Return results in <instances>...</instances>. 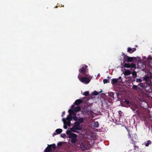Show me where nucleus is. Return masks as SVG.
Returning <instances> with one entry per match:
<instances>
[{
    "label": "nucleus",
    "mask_w": 152,
    "mask_h": 152,
    "mask_svg": "<svg viewBox=\"0 0 152 152\" xmlns=\"http://www.w3.org/2000/svg\"><path fill=\"white\" fill-rule=\"evenodd\" d=\"M74 124H75L74 125L77 126H80V123L78 121H75L74 123Z\"/></svg>",
    "instance_id": "29"
},
{
    "label": "nucleus",
    "mask_w": 152,
    "mask_h": 152,
    "mask_svg": "<svg viewBox=\"0 0 152 152\" xmlns=\"http://www.w3.org/2000/svg\"><path fill=\"white\" fill-rule=\"evenodd\" d=\"M91 110H86V111H85V113L87 114L88 115H89L90 114H91Z\"/></svg>",
    "instance_id": "30"
},
{
    "label": "nucleus",
    "mask_w": 152,
    "mask_h": 152,
    "mask_svg": "<svg viewBox=\"0 0 152 152\" xmlns=\"http://www.w3.org/2000/svg\"><path fill=\"white\" fill-rule=\"evenodd\" d=\"M132 141L131 142V143L133 144L134 147L135 146H136L135 145V143H137V142L134 140H133L132 138Z\"/></svg>",
    "instance_id": "25"
},
{
    "label": "nucleus",
    "mask_w": 152,
    "mask_h": 152,
    "mask_svg": "<svg viewBox=\"0 0 152 152\" xmlns=\"http://www.w3.org/2000/svg\"><path fill=\"white\" fill-rule=\"evenodd\" d=\"M132 88L134 90H137L139 89V87L135 85H133L132 87Z\"/></svg>",
    "instance_id": "26"
},
{
    "label": "nucleus",
    "mask_w": 152,
    "mask_h": 152,
    "mask_svg": "<svg viewBox=\"0 0 152 152\" xmlns=\"http://www.w3.org/2000/svg\"><path fill=\"white\" fill-rule=\"evenodd\" d=\"M109 95L111 97H113L114 95V93L113 92H110Z\"/></svg>",
    "instance_id": "39"
},
{
    "label": "nucleus",
    "mask_w": 152,
    "mask_h": 152,
    "mask_svg": "<svg viewBox=\"0 0 152 152\" xmlns=\"http://www.w3.org/2000/svg\"><path fill=\"white\" fill-rule=\"evenodd\" d=\"M71 130L70 131L67 130L66 132V134L67 135H68V137L69 138L71 137L70 136H71V135H72V134H75L74 133H72L71 132Z\"/></svg>",
    "instance_id": "20"
},
{
    "label": "nucleus",
    "mask_w": 152,
    "mask_h": 152,
    "mask_svg": "<svg viewBox=\"0 0 152 152\" xmlns=\"http://www.w3.org/2000/svg\"><path fill=\"white\" fill-rule=\"evenodd\" d=\"M144 79L146 82V84L144 88L145 91L148 93H152V88L150 86L152 83V76L145 75Z\"/></svg>",
    "instance_id": "1"
},
{
    "label": "nucleus",
    "mask_w": 152,
    "mask_h": 152,
    "mask_svg": "<svg viewBox=\"0 0 152 152\" xmlns=\"http://www.w3.org/2000/svg\"><path fill=\"white\" fill-rule=\"evenodd\" d=\"M146 84V82H145V83H140L139 84L138 86L139 87V89H140L141 88H144L145 85Z\"/></svg>",
    "instance_id": "13"
},
{
    "label": "nucleus",
    "mask_w": 152,
    "mask_h": 152,
    "mask_svg": "<svg viewBox=\"0 0 152 152\" xmlns=\"http://www.w3.org/2000/svg\"><path fill=\"white\" fill-rule=\"evenodd\" d=\"M136 50V49L135 48H132L130 47H129L127 48V52L130 53H132Z\"/></svg>",
    "instance_id": "10"
},
{
    "label": "nucleus",
    "mask_w": 152,
    "mask_h": 152,
    "mask_svg": "<svg viewBox=\"0 0 152 152\" xmlns=\"http://www.w3.org/2000/svg\"><path fill=\"white\" fill-rule=\"evenodd\" d=\"M79 122L80 123H80H83V119L82 118H80L79 119H78Z\"/></svg>",
    "instance_id": "34"
},
{
    "label": "nucleus",
    "mask_w": 152,
    "mask_h": 152,
    "mask_svg": "<svg viewBox=\"0 0 152 152\" xmlns=\"http://www.w3.org/2000/svg\"><path fill=\"white\" fill-rule=\"evenodd\" d=\"M151 142L150 140H148L147 141V143H145V145L146 147H148L149 146V145L151 144Z\"/></svg>",
    "instance_id": "23"
},
{
    "label": "nucleus",
    "mask_w": 152,
    "mask_h": 152,
    "mask_svg": "<svg viewBox=\"0 0 152 152\" xmlns=\"http://www.w3.org/2000/svg\"><path fill=\"white\" fill-rule=\"evenodd\" d=\"M125 102L127 104H130V102L129 101L126 100Z\"/></svg>",
    "instance_id": "42"
},
{
    "label": "nucleus",
    "mask_w": 152,
    "mask_h": 152,
    "mask_svg": "<svg viewBox=\"0 0 152 152\" xmlns=\"http://www.w3.org/2000/svg\"><path fill=\"white\" fill-rule=\"evenodd\" d=\"M52 151V150L51 148V146H50V145H48L45 150V151L46 152H51Z\"/></svg>",
    "instance_id": "15"
},
{
    "label": "nucleus",
    "mask_w": 152,
    "mask_h": 152,
    "mask_svg": "<svg viewBox=\"0 0 152 152\" xmlns=\"http://www.w3.org/2000/svg\"><path fill=\"white\" fill-rule=\"evenodd\" d=\"M63 143L61 142H59L57 144V145L58 147H60L62 145Z\"/></svg>",
    "instance_id": "35"
},
{
    "label": "nucleus",
    "mask_w": 152,
    "mask_h": 152,
    "mask_svg": "<svg viewBox=\"0 0 152 152\" xmlns=\"http://www.w3.org/2000/svg\"><path fill=\"white\" fill-rule=\"evenodd\" d=\"M125 55H125L124 53H123V56H124Z\"/></svg>",
    "instance_id": "46"
},
{
    "label": "nucleus",
    "mask_w": 152,
    "mask_h": 152,
    "mask_svg": "<svg viewBox=\"0 0 152 152\" xmlns=\"http://www.w3.org/2000/svg\"><path fill=\"white\" fill-rule=\"evenodd\" d=\"M94 124V126L95 127L97 128L99 126V123L98 121L95 122Z\"/></svg>",
    "instance_id": "24"
},
{
    "label": "nucleus",
    "mask_w": 152,
    "mask_h": 152,
    "mask_svg": "<svg viewBox=\"0 0 152 152\" xmlns=\"http://www.w3.org/2000/svg\"><path fill=\"white\" fill-rule=\"evenodd\" d=\"M121 77H119L118 79H118V80L119 81H121V80H122L121 79Z\"/></svg>",
    "instance_id": "43"
},
{
    "label": "nucleus",
    "mask_w": 152,
    "mask_h": 152,
    "mask_svg": "<svg viewBox=\"0 0 152 152\" xmlns=\"http://www.w3.org/2000/svg\"><path fill=\"white\" fill-rule=\"evenodd\" d=\"M56 135V134L55 133H54L53 135V136H54L55 135Z\"/></svg>",
    "instance_id": "45"
},
{
    "label": "nucleus",
    "mask_w": 152,
    "mask_h": 152,
    "mask_svg": "<svg viewBox=\"0 0 152 152\" xmlns=\"http://www.w3.org/2000/svg\"><path fill=\"white\" fill-rule=\"evenodd\" d=\"M70 121H66L65 123L67 125V126H69L71 124V123Z\"/></svg>",
    "instance_id": "28"
},
{
    "label": "nucleus",
    "mask_w": 152,
    "mask_h": 152,
    "mask_svg": "<svg viewBox=\"0 0 152 152\" xmlns=\"http://www.w3.org/2000/svg\"><path fill=\"white\" fill-rule=\"evenodd\" d=\"M62 120L64 122V129H66L67 128V125L65 123V118H63L62 119Z\"/></svg>",
    "instance_id": "21"
},
{
    "label": "nucleus",
    "mask_w": 152,
    "mask_h": 152,
    "mask_svg": "<svg viewBox=\"0 0 152 152\" xmlns=\"http://www.w3.org/2000/svg\"><path fill=\"white\" fill-rule=\"evenodd\" d=\"M102 92V90H101L100 91V92Z\"/></svg>",
    "instance_id": "47"
},
{
    "label": "nucleus",
    "mask_w": 152,
    "mask_h": 152,
    "mask_svg": "<svg viewBox=\"0 0 152 152\" xmlns=\"http://www.w3.org/2000/svg\"><path fill=\"white\" fill-rule=\"evenodd\" d=\"M151 120L152 121V117L151 118Z\"/></svg>",
    "instance_id": "49"
},
{
    "label": "nucleus",
    "mask_w": 152,
    "mask_h": 152,
    "mask_svg": "<svg viewBox=\"0 0 152 152\" xmlns=\"http://www.w3.org/2000/svg\"><path fill=\"white\" fill-rule=\"evenodd\" d=\"M58 7V6H56V7Z\"/></svg>",
    "instance_id": "50"
},
{
    "label": "nucleus",
    "mask_w": 152,
    "mask_h": 152,
    "mask_svg": "<svg viewBox=\"0 0 152 152\" xmlns=\"http://www.w3.org/2000/svg\"><path fill=\"white\" fill-rule=\"evenodd\" d=\"M103 82L104 84L109 83L110 81L109 79H104L103 80Z\"/></svg>",
    "instance_id": "27"
},
{
    "label": "nucleus",
    "mask_w": 152,
    "mask_h": 152,
    "mask_svg": "<svg viewBox=\"0 0 152 152\" xmlns=\"http://www.w3.org/2000/svg\"><path fill=\"white\" fill-rule=\"evenodd\" d=\"M80 107L79 106H77L74 109L75 113L77 112L78 111H80Z\"/></svg>",
    "instance_id": "19"
},
{
    "label": "nucleus",
    "mask_w": 152,
    "mask_h": 152,
    "mask_svg": "<svg viewBox=\"0 0 152 152\" xmlns=\"http://www.w3.org/2000/svg\"><path fill=\"white\" fill-rule=\"evenodd\" d=\"M75 115V116L73 118V119L75 121L78 120V118Z\"/></svg>",
    "instance_id": "38"
},
{
    "label": "nucleus",
    "mask_w": 152,
    "mask_h": 152,
    "mask_svg": "<svg viewBox=\"0 0 152 152\" xmlns=\"http://www.w3.org/2000/svg\"><path fill=\"white\" fill-rule=\"evenodd\" d=\"M151 127H152V126H151ZM151 132H152V129H151Z\"/></svg>",
    "instance_id": "48"
},
{
    "label": "nucleus",
    "mask_w": 152,
    "mask_h": 152,
    "mask_svg": "<svg viewBox=\"0 0 152 152\" xmlns=\"http://www.w3.org/2000/svg\"><path fill=\"white\" fill-rule=\"evenodd\" d=\"M62 130L60 129H57L56 130V132L57 134H60L62 132Z\"/></svg>",
    "instance_id": "22"
},
{
    "label": "nucleus",
    "mask_w": 152,
    "mask_h": 152,
    "mask_svg": "<svg viewBox=\"0 0 152 152\" xmlns=\"http://www.w3.org/2000/svg\"><path fill=\"white\" fill-rule=\"evenodd\" d=\"M68 112L69 113V115H75V112L74 111V110H72L71 109H70L68 110Z\"/></svg>",
    "instance_id": "17"
},
{
    "label": "nucleus",
    "mask_w": 152,
    "mask_h": 152,
    "mask_svg": "<svg viewBox=\"0 0 152 152\" xmlns=\"http://www.w3.org/2000/svg\"><path fill=\"white\" fill-rule=\"evenodd\" d=\"M122 81V80H121V81H119L117 79L113 78L112 79L111 83L113 85H114L117 83L118 82H121Z\"/></svg>",
    "instance_id": "11"
},
{
    "label": "nucleus",
    "mask_w": 152,
    "mask_h": 152,
    "mask_svg": "<svg viewBox=\"0 0 152 152\" xmlns=\"http://www.w3.org/2000/svg\"><path fill=\"white\" fill-rule=\"evenodd\" d=\"M131 72L129 70H125L124 72V75L126 76V75H128L131 74Z\"/></svg>",
    "instance_id": "16"
},
{
    "label": "nucleus",
    "mask_w": 152,
    "mask_h": 152,
    "mask_svg": "<svg viewBox=\"0 0 152 152\" xmlns=\"http://www.w3.org/2000/svg\"><path fill=\"white\" fill-rule=\"evenodd\" d=\"M83 102L82 99H78L76 100L74 103L76 105H78Z\"/></svg>",
    "instance_id": "12"
},
{
    "label": "nucleus",
    "mask_w": 152,
    "mask_h": 152,
    "mask_svg": "<svg viewBox=\"0 0 152 152\" xmlns=\"http://www.w3.org/2000/svg\"><path fill=\"white\" fill-rule=\"evenodd\" d=\"M127 131L128 132V138L131 140V141L132 139V138L133 140H134V139L136 140L137 139V136L136 133L134 134H133L132 133L130 132L129 130H127Z\"/></svg>",
    "instance_id": "5"
},
{
    "label": "nucleus",
    "mask_w": 152,
    "mask_h": 152,
    "mask_svg": "<svg viewBox=\"0 0 152 152\" xmlns=\"http://www.w3.org/2000/svg\"><path fill=\"white\" fill-rule=\"evenodd\" d=\"M140 106L143 108L146 109L148 108V104L146 102L143 101L141 102Z\"/></svg>",
    "instance_id": "9"
},
{
    "label": "nucleus",
    "mask_w": 152,
    "mask_h": 152,
    "mask_svg": "<svg viewBox=\"0 0 152 152\" xmlns=\"http://www.w3.org/2000/svg\"><path fill=\"white\" fill-rule=\"evenodd\" d=\"M123 58V63H125L126 62H131L134 60L133 57H130L127 55H125Z\"/></svg>",
    "instance_id": "4"
},
{
    "label": "nucleus",
    "mask_w": 152,
    "mask_h": 152,
    "mask_svg": "<svg viewBox=\"0 0 152 152\" xmlns=\"http://www.w3.org/2000/svg\"><path fill=\"white\" fill-rule=\"evenodd\" d=\"M65 114V111H64L62 112V115H61V116L62 117H63Z\"/></svg>",
    "instance_id": "41"
},
{
    "label": "nucleus",
    "mask_w": 152,
    "mask_h": 152,
    "mask_svg": "<svg viewBox=\"0 0 152 152\" xmlns=\"http://www.w3.org/2000/svg\"><path fill=\"white\" fill-rule=\"evenodd\" d=\"M50 146H51V147L53 148L54 149H55L56 148V145L55 144H53L52 145H50Z\"/></svg>",
    "instance_id": "33"
},
{
    "label": "nucleus",
    "mask_w": 152,
    "mask_h": 152,
    "mask_svg": "<svg viewBox=\"0 0 152 152\" xmlns=\"http://www.w3.org/2000/svg\"><path fill=\"white\" fill-rule=\"evenodd\" d=\"M73 117H72V115H69L66 118H65V120L66 121H71L72 120Z\"/></svg>",
    "instance_id": "18"
},
{
    "label": "nucleus",
    "mask_w": 152,
    "mask_h": 152,
    "mask_svg": "<svg viewBox=\"0 0 152 152\" xmlns=\"http://www.w3.org/2000/svg\"><path fill=\"white\" fill-rule=\"evenodd\" d=\"M70 136L71 137L69 138H72L71 142L72 144H75L77 141V135L75 134H72Z\"/></svg>",
    "instance_id": "6"
},
{
    "label": "nucleus",
    "mask_w": 152,
    "mask_h": 152,
    "mask_svg": "<svg viewBox=\"0 0 152 152\" xmlns=\"http://www.w3.org/2000/svg\"><path fill=\"white\" fill-rule=\"evenodd\" d=\"M139 146H135L134 147V150H138L139 149Z\"/></svg>",
    "instance_id": "37"
},
{
    "label": "nucleus",
    "mask_w": 152,
    "mask_h": 152,
    "mask_svg": "<svg viewBox=\"0 0 152 152\" xmlns=\"http://www.w3.org/2000/svg\"><path fill=\"white\" fill-rule=\"evenodd\" d=\"M70 130L71 132H74L76 133H78V132L77 130H80L81 129V127L80 126H78L75 125L70 129Z\"/></svg>",
    "instance_id": "7"
},
{
    "label": "nucleus",
    "mask_w": 152,
    "mask_h": 152,
    "mask_svg": "<svg viewBox=\"0 0 152 152\" xmlns=\"http://www.w3.org/2000/svg\"><path fill=\"white\" fill-rule=\"evenodd\" d=\"M124 66L127 68H131L134 69H135L136 68L135 65L133 63L131 64L125 63Z\"/></svg>",
    "instance_id": "8"
},
{
    "label": "nucleus",
    "mask_w": 152,
    "mask_h": 152,
    "mask_svg": "<svg viewBox=\"0 0 152 152\" xmlns=\"http://www.w3.org/2000/svg\"><path fill=\"white\" fill-rule=\"evenodd\" d=\"M87 77H83L80 78V74L78 76V79L80 80V82L86 84L88 83L91 80L88 78Z\"/></svg>",
    "instance_id": "3"
},
{
    "label": "nucleus",
    "mask_w": 152,
    "mask_h": 152,
    "mask_svg": "<svg viewBox=\"0 0 152 152\" xmlns=\"http://www.w3.org/2000/svg\"><path fill=\"white\" fill-rule=\"evenodd\" d=\"M89 92L88 91H86L83 94V95H85V96H87L89 95Z\"/></svg>",
    "instance_id": "32"
},
{
    "label": "nucleus",
    "mask_w": 152,
    "mask_h": 152,
    "mask_svg": "<svg viewBox=\"0 0 152 152\" xmlns=\"http://www.w3.org/2000/svg\"><path fill=\"white\" fill-rule=\"evenodd\" d=\"M88 68V66L83 65H82V67L79 69V72L82 73L85 76L89 77V75L86 73V70Z\"/></svg>",
    "instance_id": "2"
},
{
    "label": "nucleus",
    "mask_w": 152,
    "mask_h": 152,
    "mask_svg": "<svg viewBox=\"0 0 152 152\" xmlns=\"http://www.w3.org/2000/svg\"><path fill=\"white\" fill-rule=\"evenodd\" d=\"M61 137H62L64 138L66 137V134H61Z\"/></svg>",
    "instance_id": "40"
},
{
    "label": "nucleus",
    "mask_w": 152,
    "mask_h": 152,
    "mask_svg": "<svg viewBox=\"0 0 152 152\" xmlns=\"http://www.w3.org/2000/svg\"><path fill=\"white\" fill-rule=\"evenodd\" d=\"M131 74H132V77L134 78L133 81H135V79L137 76V72L135 71H134Z\"/></svg>",
    "instance_id": "14"
},
{
    "label": "nucleus",
    "mask_w": 152,
    "mask_h": 152,
    "mask_svg": "<svg viewBox=\"0 0 152 152\" xmlns=\"http://www.w3.org/2000/svg\"><path fill=\"white\" fill-rule=\"evenodd\" d=\"M108 78H109V77H108Z\"/></svg>",
    "instance_id": "51"
},
{
    "label": "nucleus",
    "mask_w": 152,
    "mask_h": 152,
    "mask_svg": "<svg viewBox=\"0 0 152 152\" xmlns=\"http://www.w3.org/2000/svg\"><path fill=\"white\" fill-rule=\"evenodd\" d=\"M142 81V80L141 79H137L136 80V82L137 83H141Z\"/></svg>",
    "instance_id": "36"
},
{
    "label": "nucleus",
    "mask_w": 152,
    "mask_h": 152,
    "mask_svg": "<svg viewBox=\"0 0 152 152\" xmlns=\"http://www.w3.org/2000/svg\"><path fill=\"white\" fill-rule=\"evenodd\" d=\"M74 107V104H73L71 106V108H73Z\"/></svg>",
    "instance_id": "44"
},
{
    "label": "nucleus",
    "mask_w": 152,
    "mask_h": 152,
    "mask_svg": "<svg viewBox=\"0 0 152 152\" xmlns=\"http://www.w3.org/2000/svg\"><path fill=\"white\" fill-rule=\"evenodd\" d=\"M92 94L93 95H97L99 94V93L96 91H95L93 92Z\"/></svg>",
    "instance_id": "31"
}]
</instances>
